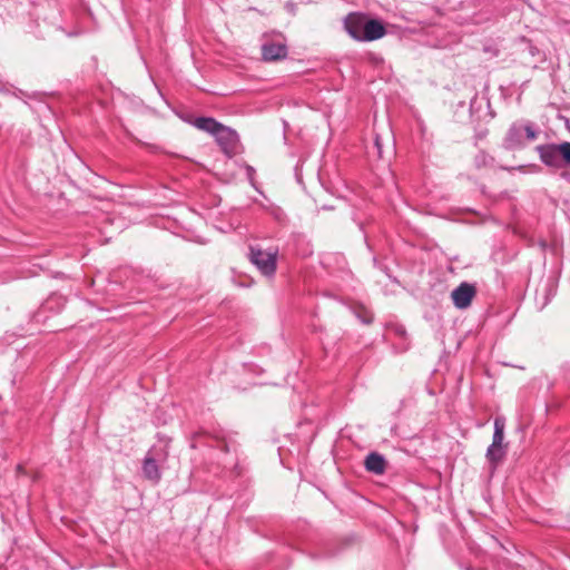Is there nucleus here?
<instances>
[{
    "label": "nucleus",
    "mask_w": 570,
    "mask_h": 570,
    "mask_svg": "<svg viewBox=\"0 0 570 570\" xmlns=\"http://www.w3.org/2000/svg\"><path fill=\"white\" fill-rule=\"evenodd\" d=\"M365 18L362 14L352 13L345 19V29L347 33L355 40L362 41L363 26L365 24Z\"/></svg>",
    "instance_id": "nucleus-8"
},
{
    "label": "nucleus",
    "mask_w": 570,
    "mask_h": 570,
    "mask_svg": "<svg viewBox=\"0 0 570 570\" xmlns=\"http://www.w3.org/2000/svg\"><path fill=\"white\" fill-rule=\"evenodd\" d=\"M364 465L368 472L380 475L385 472L386 460L382 454L372 452L365 458Z\"/></svg>",
    "instance_id": "nucleus-10"
},
{
    "label": "nucleus",
    "mask_w": 570,
    "mask_h": 570,
    "mask_svg": "<svg viewBox=\"0 0 570 570\" xmlns=\"http://www.w3.org/2000/svg\"><path fill=\"white\" fill-rule=\"evenodd\" d=\"M220 449L225 452H228L229 451V448H228V444L226 442L223 443V445L220 446Z\"/></svg>",
    "instance_id": "nucleus-19"
},
{
    "label": "nucleus",
    "mask_w": 570,
    "mask_h": 570,
    "mask_svg": "<svg viewBox=\"0 0 570 570\" xmlns=\"http://www.w3.org/2000/svg\"><path fill=\"white\" fill-rule=\"evenodd\" d=\"M288 55V48L285 42H275L265 40L262 45V58L264 61L283 60Z\"/></svg>",
    "instance_id": "nucleus-6"
},
{
    "label": "nucleus",
    "mask_w": 570,
    "mask_h": 570,
    "mask_svg": "<svg viewBox=\"0 0 570 570\" xmlns=\"http://www.w3.org/2000/svg\"><path fill=\"white\" fill-rule=\"evenodd\" d=\"M397 333L400 335H404L405 334V330L403 327H400V328H397Z\"/></svg>",
    "instance_id": "nucleus-20"
},
{
    "label": "nucleus",
    "mask_w": 570,
    "mask_h": 570,
    "mask_svg": "<svg viewBox=\"0 0 570 570\" xmlns=\"http://www.w3.org/2000/svg\"><path fill=\"white\" fill-rule=\"evenodd\" d=\"M523 132L525 134V137L528 140H534L538 137V131L534 130L533 126L531 124H527L522 126Z\"/></svg>",
    "instance_id": "nucleus-15"
},
{
    "label": "nucleus",
    "mask_w": 570,
    "mask_h": 570,
    "mask_svg": "<svg viewBox=\"0 0 570 570\" xmlns=\"http://www.w3.org/2000/svg\"><path fill=\"white\" fill-rule=\"evenodd\" d=\"M193 124L197 129L212 134L213 136H215L223 126V124L212 117H197Z\"/></svg>",
    "instance_id": "nucleus-12"
},
{
    "label": "nucleus",
    "mask_w": 570,
    "mask_h": 570,
    "mask_svg": "<svg viewBox=\"0 0 570 570\" xmlns=\"http://www.w3.org/2000/svg\"><path fill=\"white\" fill-rule=\"evenodd\" d=\"M503 144L507 149L522 148L524 146L522 126L512 124L505 135Z\"/></svg>",
    "instance_id": "nucleus-9"
},
{
    "label": "nucleus",
    "mask_w": 570,
    "mask_h": 570,
    "mask_svg": "<svg viewBox=\"0 0 570 570\" xmlns=\"http://www.w3.org/2000/svg\"><path fill=\"white\" fill-rule=\"evenodd\" d=\"M539 158L546 166L560 169L570 166V141L543 144L535 147Z\"/></svg>",
    "instance_id": "nucleus-1"
},
{
    "label": "nucleus",
    "mask_w": 570,
    "mask_h": 570,
    "mask_svg": "<svg viewBox=\"0 0 570 570\" xmlns=\"http://www.w3.org/2000/svg\"><path fill=\"white\" fill-rule=\"evenodd\" d=\"M507 455V449L504 445L490 444L485 458L490 464V470L493 472L497 470L499 464L503 461Z\"/></svg>",
    "instance_id": "nucleus-11"
},
{
    "label": "nucleus",
    "mask_w": 570,
    "mask_h": 570,
    "mask_svg": "<svg viewBox=\"0 0 570 570\" xmlns=\"http://www.w3.org/2000/svg\"><path fill=\"white\" fill-rule=\"evenodd\" d=\"M214 137L226 156L233 157L237 154L239 137L235 130L223 125Z\"/></svg>",
    "instance_id": "nucleus-4"
},
{
    "label": "nucleus",
    "mask_w": 570,
    "mask_h": 570,
    "mask_svg": "<svg viewBox=\"0 0 570 570\" xmlns=\"http://www.w3.org/2000/svg\"><path fill=\"white\" fill-rule=\"evenodd\" d=\"M356 316L364 324H371L373 322V314L364 307L356 311Z\"/></svg>",
    "instance_id": "nucleus-14"
},
{
    "label": "nucleus",
    "mask_w": 570,
    "mask_h": 570,
    "mask_svg": "<svg viewBox=\"0 0 570 570\" xmlns=\"http://www.w3.org/2000/svg\"><path fill=\"white\" fill-rule=\"evenodd\" d=\"M386 33L384 24L376 19L365 18L363 26L362 41H374L382 38Z\"/></svg>",
    "instance_id": "nucleus-7"
},
{
    "label": "nucleus",
    "mask_w": 570,
    "mask_h": 570,
    "mask_svg": "<svg viewBox=\"0 0 570 570\" xmlns=\"http://www.w3.org/2000/svg\"><path fill=\"white\" fill-rule=\"evenodd\" d=\"M372 153H375L379 158H382V144L379 136L375 137Z\"/></svg>",
    "instance_id": "nucleus-17"
},
{
    "label": "nucleus",
    "mask_w": 570,
    "mask_h": 570,
    "mask_svg": "<svg viewBox=\"0 0 570 570\" xmlns=\"http://www.w3.org/2000/svg\"><path fill=\"white\" fill-rule=\"evenodd\" d=\"M166 453L160 450L151 449L144 459L142 462V473L144 476L153 481L154 483H158L161 479V473L159 470L158 461L165 460Z\"/></svg>",
    "instance_id": "nucleus-3"
},
{
    "label": "nucleus",
    "mask_w": 570,
    "mask_h": 570,
    "mask_svg": "<svg viewBox=\"0 0 570 570\" xmlns=\"http://www.w3.org/2000/svg\"><path fill=\"white\" fill-rule=\"evenodd\" d=\"M245 170H246L247 179L249 180L250 185L253 187H255V174H256L255 168L250 165H245Z\"/></svg>",
    "instance_id": "nucleus-16"
},
{
    "label": "nucleus",
    "mask_w": 570,
    "mask_h": 570,
    "mask_svg": "<svg viewBox=\"0 0 570 570\" xmlns=\"http://www.w3.org/2000/svg\"><path fill=\"white\" fill-rule=\"evenodd\" d=\"M277 249L264 250L258 247L249 248V259L265 276H272L276 271Z\"/></svg>",
    "instance_id": "nucleus-2"
},
{
    "label": "nucleus",
    "mask_w": 570,
    "mask_h": 570,
    "mask_svg": "<svg viewBox=\"0 0 570 570\" xmlns=\"http://www.w3.org/2000/svg\"><path fill=\"white\" fill-rule=\"evenodd\" d=\"M474 296L475 287L472 284L465 282L461 283L451 293L454 306L460 309L469 307Z\"/></svg>",
    "instance_id": "nucleus-5"
},
{
    "label": "nucleus",
    "mask_w": 570,
    "mask_h": 570,
    "mask_svg": "<svg viewBox=\"0 0 570 570\" xmlns=\"http://www.w3.org/2000/svg\"><path fill=\"white\" fill-rule=\"evenodd\" d=\"M504 426L505 422L502 417H497L494 420V432L492 436V443L497 445H503V439H504Z\"/></svg>",
    "instance_id": "nucleus-13"
},
{
    "label": "nucleus",
    "mask_w": 570,
    "mask_h": 570,
    "mask_svg": "<svg viewBox=\"0 0 570 570\" xmlns=\"http://www.w3.org/2000/svg\"><path fill=\"white\" fill-rule=\"evenodd\" d=\"M561 178H563L564 180H567L568 183H570V170H563L561 174H560Z\"/></svg>",
    "instance_id": "nucleus-18"
}]
</instances>
